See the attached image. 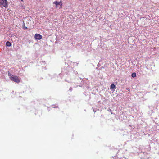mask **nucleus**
<instances>
[{"mask_svg": "<svg viewBox=\"0 0 159 159\" xmlns=\"http://www.w3.org/2000/svg\"><path fill=\"white\" fill-rule=\"evenodd\" d=\"M8 74L10 79L11 80L17 83H18L20 82V80L19 79L18 77L17 76L13 75L9 72L8 73Z\"/></svg>", "mask_w": 159, "mask_h": 159, "instance_id": "1", "label": "nucleus"}, {"mask_svg": "<svg viewBox=\"0 0 159 159\" xmlns=\"http://www.w3.org/2000/svg\"><path fill=\"white\" fill-rule=\"evenodd\" d=\"M0 5L7 8V2L6 0H0Z\"/></svg>", "mask_w": 159, "mask_h": 159, "instance_id": "2", "label": "nucleus"}, {"mask_svg": "<svg viewBox=\"0 0 159 159\" xmlns=\"http://www.w3.org/2000/svg\"><path fill=\"white\" fill-rule=\"evenodd\" d=\"M56 6V7H58L59 8H61L62 3L61 2L55 1L53 2Z\"/></svg>", "mask_w": 159, "mask_h": 159, "instance_id": "3", "label": "nucleus"}, {"mask_svg": "<svg viewBox=\"0 0 159 159\" xmlns=\"http://www.w3.org/2000/svg\"><path fill=\"white\" fill-rule=\"evenodd\" d=\"M34 38L36 39L39 40L42 38V36L39 34H36L34 36Z\"/></svg>", "mask_w": 159, "mask_h": 159, "instance_id": "4", "label": "nucleus"}, {"mask_svg": "<svg viewBox=\"0 0 159 159\" xmlns=\"http://www.w3.org/2000/svg\"><path fill=\"white\" fill-rule=\"evenodd\" d=\"M6 46L10 47L11 46V44L9 41H7L6 43Z\"/></svg>", "mask_w": 159, "mask_h": 159, "instance_id": "5", "label": "nucleus"}, {"mask_svg": "<svg viewBox=\"0 0 159 159\" xmlns=\"http://www.w3.org/2000/svg\"><path fill=\"white\" fill-rule=\"evenodd\" d=\"M115 88V86L114 84H112L110 87L111 89H113Z\"/></svg>", "mask_w": 159, "mask_h": 159, "instance_id": "6", "label": "nucleus"}, {"mask_svg": "<svg viewBox=\"0 0 159 159\" xmlns=\"http://www.w3.org/2000/svg\"><path fill=\"white\" fill-rule=\"evenodd\" d=\"M136 76V73H133L132 74V76L133 77H135Z\"/></svg>", "mask_w": 159, "mask_h": 159, "instance_id": "7", "label": "nucleus"}, {"mask_svg": "<svg viewBox=\"0 0 159 159\" xmlns=\"http://www.w3.org/2000/svg\"><path fill=\"white\" fill-rule=\"evenodd\" d=\"M54 108H56V107H54Z\"/></svg>", "mask_w": 159, "mask_h": 159, "instance_id": "8", "label": "nucleus"}]
</instances>
